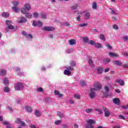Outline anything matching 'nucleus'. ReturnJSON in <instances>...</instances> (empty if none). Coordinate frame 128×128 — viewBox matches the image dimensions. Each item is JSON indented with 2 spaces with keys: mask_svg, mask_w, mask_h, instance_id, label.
I'll return each mask as SVG.
<instances>
[{
  "mask_svg": "<svg viewBox=\"0 0 128 128\" xmlns=\"http://www.w3.org/2000/svg\"><path fill=\"white\" fill-rule=\"evenodd\" d=\"M16 122V124H20L22 122V120L20 118H17Z\"/></svg>",
  "mask_w": 128,
  "mask_h": 128,
  "instance_id": "54",
  "label": "nucleus"
},
{
  "mask_svg": "<svg viewBox=\"0 0 128 128\" xmlns=\"http://www.w3.org/2000/svg\"><path fill=\"white\" fill-rule=\"evenodd\" d=\"M68 42L70 46H74V44H76V40L74 39L69 40Z\"/></svg>",
  "mask_w": 128,
  "mask_h": 128,
  "instance_id": "9",
  "label": "nucleus"
},
{
  "mask_svg": "<svg viewBox=\"0 0 128 128\" xmlns=\"http://www.w3.org/2000/svg\"><path fill=\"white\" fill-rule=\"evenodd\" d=\"M42 30L46 32H52V30H54V28L52 26H45L42 28Z\"/></svg>",
  "mask_w": 128,
  "mask_h": 128,
  "instance_id": "7",
  "label": "nucleus"
},
{
  "mask_svg": "<svg viewBox=\"0 0 128 128\" xmlns=\"http://www.w3.org/2000/svg\"><path fill=\"white\" fill-rule=\"evenodd\" d=\"M94 46L95 48H102V44H100V43H97L96 44H94Z\"/></svg>",
  "mask_w": 128,
  "mask_h": 128,
  "instance_id": "28",
  "label": "nucleus"
},
{
  "mask_svg": "<svg viewBox=\"0 0 128 128\" xmlns=\"http://www.w3.org/2000/svg\"><path fill=\"white\" fill-rule=\"evenodd\" d=\"M114 62L116 64H117V66H122V62H120V61L116 60V61H114Z\"/></svg>",
  "mask_w": 128,
  "mask_h": 128,
  "instance_id": "36",
  "label": "nucleus"
},
{
  "mask_svg": "<svg viewBox=\"0 0 128 128\" xmlns=\"http://www.w3.org/2000/svg\"><path fill=\"white\" fill-rule=\"evenodd\" d=\"M65 25L66 26H70V24L68 22H66L65 23Z\"/></svg>",
  "mask_w": 128,
  "mask_h": 128,
  "instance_id": "62",
  "label": "nucleus"
},
{
  "mask_svg": "<svg viewBox=\"0 0 128 128\" xmlns=\"http://www.w3.org/2000/svg\"><path fill=\"white\" fill-rule=\"evenodd\" d=\"M88 42H89L90 44H92V46H94V42L92 40H90Z\"/></svg>",
  "mask_w": 128,
  "mask_h": 128,
  "instance_id": "50",
  "label": "nucleus"
},
{
  "mask_svg": "<svg viewBox=\"0 0 128 128\" xmlns=\"http://www.w3.org/2000/svg\"><path fill=\"white\" fill-rule=\"evenodd\" d=\"M14 88L16 90H20L24 88V84L22 82H19L15 84Z\"/></svg>",
  "mask_w": 128,
  "mask_h": 128,
  "instance_id": "3",
  "label": "nucleus"
},
{
  "mask_svg": "<svg viewBox=\"0 0 128 128\" xmlns=\"http://www.w3.org/2000/svg\"><path fill=\"white\" fill-rule=\"evenodd\" d=\"M108 54L111 58H116V56H118V55H116V54L115 53H112V52H110Z\"/></svg>",
  "mask_w": 128,
  "mask_h": 128,
  "instance_id": "21",
  "label": "nucleus"
},
{
  "mask_svg": "<svg viewBox=\"0 0 128 128\" xmlns=\"http://www.w3.org/2000/svg\"><path fill=\"white\" fill-rule=\"evenodd\" d=\"M26 10L25 9V8H21V12L22 14H26Z\"/></svg>",
  "mask_w": 128,
  "mask_h": 128,
  "instance_id": "30",
  "label": "nucleus"
},
{
  "mask_svg": "<svg viewBox=\"0 0 128 128\" xmlns=\"http://www.w3.org/2000/svg\"><path fill=\"white\" fill-rule=\"evenodd\" d=\"M2 18H8L10 16V14L8 12H4L2 14Z\"/></svg>",
  "mask_w": 128,
  "mask_h": 128,
  "instance_id": "19",
  "label": "nucleus"
},
{
  "mask_svg": "<svg viewBox=\"0 0 128 128\" xmlns=\"http://www.w3.org/2000/svg\"><path fill=\"white\" fill-rule=\"evenodd\" d=\"M25 16L28 18H32V14L30 13H27L25 14Z\"/></svg>",
  "mask_w": 128,
  "mask_h": 128,
  "instance_id": "24",
  "label": "nucleus"
},
{
  "mask_svg": "<svg viewBox=\"0 0 128 128\" xmlns=\"http://www.w3.org/2000/svg\"><path fill=\"white\" fill-rule=\"evenodd\" d=\"M6 24H7V26H10L12 24V21L10 20H6Z\"/></svg>",
  "mask_w": 128,
  "mask_h": 128,
  "instance_id": "45",
  "label": "nucleus"
},
{
  "mask_svg": "<svg viewBox=\"0 0 128 128\" xmlns=\"http://www.w3.org/2000/svg\"><path fill=\"white\" fill-rule=\"evenodd\" d=\"M123 40L124 42H127L128 40V36H124L123 37Z\"/></svg>",
  "mask_w": 128,
  "mask_h": 128,
  "instance_id": "52",
  "label": "nucleus"
},
{
  "mask_svg": "<svg viewBox=\"0 0 128 128\" xmlns=\"http://www.w3.org/2000/svg\"><path fill=\"white\" fill-rule=\"evenodd\" d=\"M110 62V59L108 58H104L102 60V63L104 64H108Z\"/></svg>",
  "mask_w": 128,
  "mask_h": 128,
  "instance_id": "11",
  "label": "nucleus"
},
{
  "mask_svg": "<svg viewBox=\"0 0 128 128\" xmlns=\"http://www.w3.org/2000/svg\"><path fill=\"white\" fill-rule=\"evenodd\" d=\"M80 84L82 86H86V82L84 81H80Z\"/></svg>",
  "mask_w": 128,
  "mask_h": 128,
  "instance_id": "57",
  "label": "nucleus"
},
{
  "mask_svg": "<svg viewBox=\"0 0 128 128\" xmlns=\"http://www.w3.org/2000/svg\"><path fill=\"white\" fill-rule=\"evenodd\" d=\"M116 82H118L120 86H124V82L122 79L116 80Z\"/></svg>",
  "mask_w": 128,
  "mask_h": 128,
  "instance_id": "8",
  "label": "nucleus"
},
{
  "mask_svg": "<svg viewBox=\"0 0 128 128\" xmlns=\"http://www.w3.org/2000/svg\"><path fill=\"white\" fill-rule=\"evenodd\" d=\"M64 74L66 76H70L72 72L68 70H65L64 71Z\"/></svg>",
  "mask_w": 128,
  "mask_h": 128,
  "instance_id": "14",
  "label": "nucleus"
},
{
  "mask_svg": "<svg viewBox=\"0 0 128 128\" xmlns=\"http://www.w3.org/2000/svg\"><path fill=\"white\" fill-rule=\"evenodd\" d=\"M67 70H74V68L72 66H68V68H66Z\"/></svg>",
  "mask_w": 128,
  "mask_h": 128,
  "instance_id": "55",
  "label": "nucleus"
},
{
  "mask_svg": "<svg viewBox=\"0 0 128 128\" xmlns=\"http://www.w3.org/2000/svg\"><path fill=\"white\" fill-rule=\"evenodd\" d=\"M22 34H23V36H27V34H26V31H23L22 32Z\"/></svg>",
  "mask_w": 128,
  "mask_h": 128,
  "instance_id": "61",
  "label": "nucleus"
},
{
  "mask_svg": "<svg viewBox=\"0 0 128 128\" xmlns=\"http://www.w3.org/2000/svg\"><path fill=\"white\" fill-rule=\"evenodd\" d=\"M8 28H9V30H14V26L12 25H9L8 26Z\"/></svg>",
  "mask_w": 128,
  "mask_h": 128,
  "instance_id": "46",
  "label": "nucleus"
},
{
  "mask_svg": "<svg viewBox=\"0 0 128 128\" xmlns=\"http://www.w3.org/2000/svg\"><path fill=\"white\" fill-rule=\"evenodd\" d=\"M79 26H80V28H82L84 26H88V23H82L79 24Z\"/></svg>",
  "mask_w": 128,
  "mask_h": 128,
  "instance_id": "38",
  "label": "nucleus"
},
{
  "mask_svg": "<svg viewBox=\"0 0 128 128\" xmlns=\"http://www.w3.org/2000/svg\"><path fill=\"white\" fill-rule=\"evenodd\" d=\"M78 8V5L76 4L75 5H74L73 6H70V9L72 10H76V8Z\"/></svg>",
  "mask_w": 128,
  "mask_h": 128,
  "instance_id": "22",
  "label": "nucleus"
},
{
  "mask_svg": "<svg viewBox=\"0 0 128 128\" xmlns=\"http://www.w3.org/2000/svg\"><path fill=\"white\" fill-rule=\"evenodd\" d=\"M119 118H120L121 120H126V118H124V116L122 115H119Z\"/></svg>",
  "mask_w": 128,
  "mask_h": 128,
  "instance_id": "56",
  "label": "nucleus"
},
{
  "mask_svg": "<svg viewBox=\"0 0 128 128\" xmlns=\"http://www.w3.org/2000/svg\"><path fill=\"white\" fill-rule=\"evenodd\" d=\"M6 70H2L0 71V76H6Z\"/></svg>",
  "mask_w": 128,
  "mask_h": 128,
  "instance_id": "29",
  "label": "nucleus"
},
{
  "mask_svg": "<svg viewBox=\"0 0 128 128\" xmlns=\"http://www.w3.org/2000/svg\"><path fill=\"white\" fill-rule=\"evenodd\" d=\"M92 109L88 108V109H86L85 110V112H86L87 114H90V112H92Z\"/></svg>",
  "mask_w": 128,
  "mask_h": 128,
  "instance_id": "42",
  "label": "nucleus"
},
{
  "mask_svg": "<svg viewBox=\"0 0 128 128\" xmlns=\"http://www.w3.org/2000/svg\"><path fill=\"white\" fill-rule=\"evenodd\" d=\"M74 98L76 100H80V96L79 94H75L74 95Z\"/></svg>",
  "mask_w": 128,
  "mask_h": 128,
  "instance_id": "31",
  "label": "nucleus"
},
{
  "mask_svg": "<svg viewBox=\"0 0 128 128\" xmlns=\"http://www.w3.org/2000/svg\"><path fill=\"white\" fill-rule=\"evenodd\" d=\"M88 62L90 66H94V60H92L89 58L88 60Z\"/></svg>",
  "mask_w": 128,
  "mask_h": 128,
  "instance_id": "32",
  "label": "nucleus"
},
{
  "mask_svg": "<svg viewBox=\"0 0 128 128\" xmlns=\"http://www.w3.org/2000/svg\"><path fill=\"white\" fill-rule=\"evenodd\" d=\"M70 64L72 66H76V62L74 61H71Z\"/></svg>",
  "mask_w": 128,
  "mask_h": 128,
  "instance_id": "44",
  "label": "nucleus"
},
{
  "mask_svg": "<svg viewBox=\"0 0 128 128\" xmlns=\"http://www.w3.org/2000/svg\"><path fill=\"white\" fill-rule=\"evenodd\" d=\"M113 28L114 30H118V26L116 24L113 25Z\"/></svg>",
  "mask_w": 128,
  "mask_h": 128,
  "instance_id": "51",
  "label": "nucleus"
},
{
  "mask_svg": "<svg viewBox=\"0 0 128 128\" xmlns=\"http://www.w3.org/2000/svg\"><path fill=\"white\" fill-rule=\"evenodd\" d=\"M111 14H118L114 10H112Z\"/></svg>",
  "mask_w": 128,
  "mask_h": 128,
  "instance_id": "60",
  "label": "nucleus"
},
{
  "mask_svg": "<svg viewBox=\"0 0 128 128\" xmlns=\"http://www.w3.org/2000/svg\"><path fill=\"white\" fill-rule=\"evenodd\" d=\"M33 15L36 18H37L38 16V14L37 12L34 13Z\"/></svg>",
  "mask_w": 128,
  "mask_h": 128,
  "instance_id": "53",
  "label": "nucleus"
},
{
  "mask_svg": "<svg viewBox=\"0 0 128 128\" xmlns=\"http://www.w3.org/2000/svg\"><path fill=\"white\" fill-rule=\"evenodd\" d=\"M60 124H62V120H58L54 122V124H56V126Z\"/></svg>",
  "mask_w": 128,
  "mask_h": 128,
  "instance_id": "40",
  "label": "nucleus"
},
{
  "mask_svg": "<svg viewBox=\"0 0 128 128\" xmlns=\"http://www.w3.org/2000/svg\"><path fill=\"white\" fill-rule=\"evenodd\" d=\"M54 94L56 96H59V98H62V94H60L58 90H55Z\"/></svg>",
  "mask_w": 128,
  "mask_h": 128,
  "instance_id": "20",
  "label": "nucleus"
},
{
  "mask_svg": "<svg viewBox=\"0 0 128 128\" xmlns=\"http://www.w3.org/2000/svg\"><path fill=\"white\" fill-rule=\"evenodd\" d=\"M32 26H39V27H42V23L40 20L34 21L33 24H32Z\"/></svg>",
  "mask_w": 128,
  "mask_h": 128,
  "instance_id": "5",
  "label": "nucleus"
},
{
  "mask_svg": "<svg viewBox=\"0 0 128 128\" xmlns=\"http://www.w3.org/2000/svg\"><path fill=\"white\" fill-rule=\"evenodd\" d=\"M104 90L106 92H108L110 91V88L108 86H104Z\"/></svg>",
  "mask_w": 128,
  "mask_h": 128,
  "instance_id": "49",
  "label": "nucleus"
},
{
  "mask_svg": "<svg viewBox=\"0 0 128 128\" xmlns=\"http://www.w3.org/2000/svg\"><path fill=\"white\" fill-rule=\"evenodd\" d=\"M88 124H87L85 128H94V126L92 124H96V122L94 120H92V119H90L87 121Z\"/></svg>",
  "mask_w": 128,
  "mask_h": 128,
  "instance_id": "1",
  "label": "nucleus"
},
{
  "mask_svg": "<svg viewBox=\"0 0 128 128\" xmlns=\"http://www.w3.org/2000/svg\"><path fill=\"white\" fill-rule=\"evenodd\" d=\"M122 67L125 68H128V64H124L122 65Z\"/></svg>",
  "mask_w": 128,
  "mask_h": 128,
  "instance_id": "58",
  "label": "nucleus"
},
{
  "mask_svg": "<svg viewBox=\"0 0 128 128\" xmlns=\"http://www.w3.org/2000/svg\"><path fill=\"white\" fill-rule=\"evenodd\" d=\"M12 10L15 12H18L20 10V8L16 7V6H13L12 7Z\"/></svg>",
  "mask_w": 128,
  "mask_h": 128,
  "instance_id": "26",
  "label": "nucleus"
},
{
  "mask_svg": "<svg viewBox=\"0 0 128 128\" xmlns=\"http://www.w3.org/2000/svg\"><path fill=\"white\" fill-rule=\"evenodd\" d=\"M62 127H63L64 128H68V125H66V124H64V125H62Z\"/></svg>",
  "mask_w": 128,
  "mask_h": 128,
  "instance_id": "64",
  "label": "nucleus"
},
{
  "mask_svg": "<svg viewBox=\"0 0 128 128\" xmlns=\"http://www.w3.org/2000/svg\"><path fill=\"white\" fill-rule=\"evenodd\" d=\"M57 114L58 116L60 117V118H64V114H62V113L60 112H58Z\"/></svg>",
  "mask_w": 128,
  "mask_h": 128,
  "instance_id": "27",
  "label": "nucleus"
},
{
  "mask_svg": "<svg viewBox=\"0 0 128 128\" xmlns=\"http://www.w3.org/2000/svg\"><path fill=\"white\" fill-rule=\"evenodd\" d=\"M102 108L104 112V116L106 118H108L110 116V112L108 111V110L106 106H103Z\"/></svg>",
  "mask_w": 128,
  "mask_h": 128,
  "instance_id": "4",
  "label": "nucleus"
},
{
  "mask_svg": "<svg viewBox=\"0 0 128 128\" xmlns=\"http://www.w3.org/2000/svg\"><path fill=\"white\" fill-rule=\"evenodd\" d=\"M83 40H84V42H85V43H88V42L90 41L88 40V38H86V37H85V38H82Z\"/></svg>",
  "mask_w": 128,
  "mask_h": 128,
  "instance_id": "34",
  "label": "nucleus"
},
{
  "mask_svg": "<svg viewBox=\"0 0 128 128\" xmlns=\"http://www.w3.org/2000/svg\"><path fill=\"white\" fill-rule=\"evenodd\" d=\"M112 128H120V126H114L112 127Z\"/></svg>",
  "mask_w": 128,
  "mask_h": 128,
  "instance_id": "63",
  "label": "nucleus"
},
{
  "mask_svg": "<svg viewBox=\"0 0 128 128\" xmlns=\"http://www.w3.org/2000/svg\"><path fill=\"white\" fill-rule=\"evenodd\" d=\"M28 22V20L24 16L21 17V20L18 22L19 24H21L22 22Z\"/></svg>",
  "mask_w": 128,
  "mask_h": 128,
  "instance_id": "12",
  "label": "nucleus"
},
{
  "mask_svg": "<svg viewBox=\"0 0 128 128\" xmlns=\"http://www.w3.org/2000/svg\"><path fill=\"white\" fill-rule=\"evenodd\" d=\"M95 110L96 112H99V114H102V110L96 108Z\"/></svg>",
  "mask_w": 128,
  "mask_h": 128,
  "instance_id": "48",
  "label": "nucleus"
},
{
  "mask_svg": "<svg viewBox=\"0 0 128 128\" xmlns=\"http://www.w3.org/2000/svg\"><path fill=\"white\" fill-rule=\"evenodd\" d=\"M4 86H6V84H8V80L6 78H4Z\"/></svg>",
  "mask_w": 128,
  "mask_h": 128,
  "instance_id": "35",
  "label": "nucleus"
},
{
  "mask_svg": "<svg viewBox=\"0 0 128 128\" xmlns=\"http://www.w3.org/2000/svg\"><path fill=\"white\" fill-rule=\"evenodd\" d=\"M35 115L36 116L40 117V116H42V114H40V112L38 111V110H36L35 111Z\"/></svg>",
  "mask_w": 128,
  "mask_h": 128,
  "instance_id": "23",
  "label": "nucleus"
},
{
  "mask_svg": "<svg viewBox=\"0 0 128 128\" xmlns=\"http://www.w3.org/2000/svg\"><path fill=\"white\" fill-rule=\"evenodd\" d=\"M92 8H93V10H96L98 8V4L96 2H94L92 4Z\"/></svg>",
  "mask_w": 128,
  "mask_h": 128,
  "instance_id": "17",
  "label": "nucleus"
},
{
  "mask_svg": "<svg viewBox=\"0 0 128 128\" xmlns=\"http://www.w3.org/2000/svg\"><path fill=\"white\" fill-rule=\"evenodd\" d=\"M96 89L95 88H90V92L89 94L90 98H94L96 97Z\"/></svg>",
  "mask_w": 128,
  "mask_h": 128,
  "instance_id": "2",
  "label": "nucleus"
},
{
  "mask_svg": "<svg viewBox=\"0 0 128 128\" xmlns=\"http://www.w3.org/2000/svg\"><path fill=\"white\" fill-rule=\"evenodd\" d=\"M106 46H107L109 50H112V47L110 46V44H106Z\"/></svg>",
  "mask_w": 128,
  "mask_h": 128,
  "instance_id": "43",
  "label": "nucleus"
},
{
  "mask_svg": "<svg viewBox=\"0 0 128 128\" xmlns=\"http://www.w3.org/2000/svg\"><path fill=\"white\" fill-rule=\"evenodd\" d=\"M3 124H4L5 126L7 125L6 126V128H12V127L10 126V125L8 122H4Z\"/></svg>",
  "mask_w": 128,
  "mask_h": 128,
  "instance_id": "25",
  "label": "nucleus"
},
{
  "mask_svg": "<svg viewBox=\"0 0 128 128\" xmlns=\"http://www.w3.org/2000/svg\"><path fill=\"white\" fill-rule=\"evenodd\" d=\"M10 90L8 87H5L4 88V92H10Z\"/></svg>",
  "mask_w": 128,
  "mask_h": 128,
  "instance_id": "39",
  "label": "nucleus"
},
{
  "mask_svg": "<svg viewBox=\"0 0 128 128\" xmlns=\"http://www.w3.org/2000/svg\"><path fill=\"white\" fill-rule=\"evenodd\" d=\"M42 16L43 18H46V14H42Z\"/></svg>",
  "mask_w": 128,
  "mask_h": 128,
  "instance_id": "59",
  "label": "nucleus"
},
{
  "mask_svg": "<svg viewBox=\"0 0 128 128\" xmlns=\"http://www.w3.org/2000/svg\"><path fill=\"white\" fill-rule=\"evenodd\" d=\"M37 91L39 92H44V89H42V87H40L37 88Z\"/></svg>",
  "mask_w": 128,
  "mask_h": 128,
  "instance_id": "41",
  "label": "nucleus"
},
{
  "mask_svg": "<svg viewBox=\"0 0 128 128\" xmlns=\"http://www.w3.org/2000/svg\"><path fill=\"white\" fill-rule=\"evenodd\" d=\"M90 12L86 13L84 16L85 20H88V18H90Z\"/></svg>",
  "mask_w": 128,
  "mask_h": 128,
  "instance_id": "16",
  "label": "nucleus"
},
{
  "mask_svg": "<svg viewBox=\"0 0 128 128\" xmlns=\"http://www.w3.org/2000/svg\"><path fill=\"white\" fill-rule=\"evenodd\" d=\"M26 38H32V35L31 34H28L26 35Z\"/></svg>",
  "mask_w": 128,
  "mask_h": 128,
  "instance_id": "47",
  "label": "nucleus"
},
{
  "mask_svg": "<svg viewBox=\"0 0 128 128\" xmlns=\"http://www.w3.org/2000/svg\"><path fill=\"white\" fill-rule=\"evenodd\" d=\"M98 74H102V72H104V68H102V67H98Z\"/></svg>",
  "mask_w": 128,
  "mask_h": 128,
  "instance_id": "18",
  "label": "nucleus"
},
{
  "mask_svg": "<svg viewBox=\"0 0 128 128\" xmlns=\"http://www.w3.org/2000/svg\"><path fill=\"white\" fill-rule=\"evenodd\" d=\"M13 4L14 6H19L20 3L18 1H14V2H13Z\"/></svg>",
  "mask_w": 128,
  "mask_h": 128,
  "instance_id": "37",
  "label": "nucleus"
},
{
  "mask_svg": "<svg viewBox=\"0 0 128 128\" xmlns=\"http://www.w3.org/2000/svg\"><path fill=\"white\" fill-rule=\"evenodd\" d=\"M24 8L26 10H28V12L30 11V10L32 8V6H30V4H26L24 5Z\"/></svg>",
  "mask_w": 128,
  "mask_h": 128,
  "instance_id": "10",
  "label": "nucleus"
},
{
  "mask_svg": "<svg viewBox=\"0 0 128 128\" xmlns=\"http://www.w3.org/2000/svg\"><path fill=\"white\" fill-rule=\"evenodd\" d=\"M93 86L96 88V90H102V85H100V82H97L96 84H93Z\"/></svg>",
  "mask_w": 128,
  "mask_h": 128,
  "instance_id": "6",
  "label": "nucleus"
},
{
  "mask_svg": "<svg viewBox=\"0 0 128 128\" xmlns=\"http://www.w3.org/2000/svg\"><path fill=\"white\" fill-rule=\"evenodd\" d=\"M100 40H104V41L106 40V38H105L104 35V34H100Z\"/></svg>",
  "mask_w": 128,
  "mask_h": 128,
  "instance_id": "33",
  "label": "nucleus"
},
{
  "mask_svg": "<svg viewBox=\"0 0 128 128\" xmlns=\"http://www.w3.org/2000/svg\"><path fill=\"white\" fill-rule=\"evenodd\" d=\"M113 102H114V104H117V106H118V104H120V99L118 98H115L114 99Z\"/></svg>",
  "mask_w": 128,
  "mask_h": 128,
  "instance_id": "13",
  "label": "nucleus"
},
{
  "mask_svg": "<svg viewBox=\"0 0 128 128\" xmlns=\"http://www.w3.org/2000/svg\"><path fill=\"white\" fill-rule=\"evenodd\" d=\"M25 110L26 112H32V107L30 106H26L25 108Z\"/></svg>",
  "mask_w": 128,
  "mask_h": 128,
  "instance_id": "15",
  "label": "nucleus"
}]
</instances>
